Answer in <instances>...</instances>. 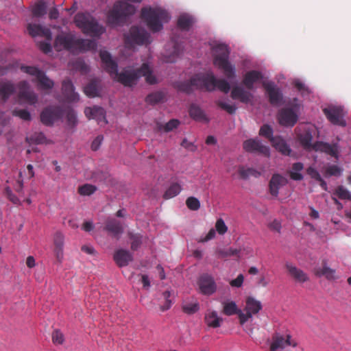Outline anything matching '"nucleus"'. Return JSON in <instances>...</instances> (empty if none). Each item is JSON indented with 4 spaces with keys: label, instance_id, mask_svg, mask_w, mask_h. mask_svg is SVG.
Here are the masks:
<instances>
[{
    "label": "nucleus",
    "instance_id": "obj_1",
    "mask_svg": "<svg viewBox=\"0 0 351 351\" xmlns=\"http://www.w3.org/2000/svg\"><path fill=\"white\" fill-rule=\"evenodd\" d=\"M99 56L103 67L110 75L125 86H132L137 83L140 77H145V80L150 84L156 83V78L152 74V70L146 63L143 64L138 69H124L118 72V64L112 59L110 53L107 51H100Z\"/></svg>",
    "mask_w": 351,
    "mask_h": 351
},
{
    "label": "nucleus",
    "instance_id": "obj_2",
    "mask_svg": "<svg viewBox=\"0 0 351 351\" xmlns=\"http://www.w3.org/2000/svg\"><path fill=\"white\" fill-rule=\"evenodd\" d=\"M95 47V41L90 39H75L70 34H60L56 37L54 41V48L58 51L65 49L73 53L82 52L94 49Z\"/></svg>",
    "mask_w": 351,
    "mask_h": 351
},
{
    "label": "nucleus",
    "instance_id": "obj_3",
    "mask_svg": "<svg viewBox=\"0 0 351 351\" xmlns=\"http://www.w3.org/2000/svg\"><path fill=\"white\" fill-rule=\"evenodd\" d=\"M141 17L153 32H160L163 28V24L170 19V16L166 10L151 7L142 8Z\"/></svg>",
    "mask_w": 351,
    "mask_h": 351
},
{
    "label": "nucleus",
    "instance_id": "obj_4",
    "mask_svg": "<svg viewBox=\"0 0 351 351\" xmlns=\"http://www.w3.org/2000/svg\"><path fill=\"white\" fill-rule=\"evenodd\" d=\"M213 64L223 71L225 76L228 79L235 77V67L229 62L230 51L225 44H217L213 47Z\"/></svg>",
    "mask_w": 351,
    "mask_h": 351
},
{
    "label": "nucleus",
    "instance_id": "obj_5",
    "mask_svg": "<svg viewBox=\"0 0 351 351\" xmlns=\"http://www.w3.org/2000/svg\"><path fill=\"white\" fill-rule=\"evenodd\" d=\"M74 22L84 34L90 36L99 37L105 31L95 19L88 13H77L74 17Z\"/></svg>",
    "mask_w": 351,
    "mask_h": 351
},
{
    "label": "nucleus",
    "instance_id": "obj_6",
    "mask_svg": "<svg viewBox=\"0 0 351 351\" xmlns=\"http://www.w3.org/2000/svg\"><path fill=\"white\" fill-rule=\"evenodd\" d=\"M134 5L124 1H117L107 16L108 23L112 25H119L125 23L128 16L134 14Z\"/></svg>",
    "mask_w": 351,
    "mask_h": 351
},
{
    "label": "nucleus",
    "instance_id": "obj_7",
    "mask_svg": "<svg viewBox=\"0 0 351 351\" xmlns=\"http://www.w3.org/2000/svg\"><path fill=\"white\" fill-rule=\"evenodd\" d=\"M125 44L128 48H132L135 45H143L149 44L150 35L143 28L137 26H132L129 33L124 36Z\"/></svg>",
    "mask_w": 351,
    "mask_h": 351
},
{
    "label": "nucleus",
    "instance_id": "obj_8",
    "mask_svg": "<svg viewBox=\"0 0 351 351\" xmlns=\"http://www.w3.org/2000/svg\"><path fill=\"white\" fill-rule=\"evenodd\" d=\"M297 342L288 334L276 332L272 337L270 351H290L289 348H295Z\"/></svg>",
    "mask_w": 351,
    "mask_h": 351
},
{
    "label": "nucleus",
    "instance_id": "obj_9",
    "mask_svg": "<svg viewBox=\"0 0 351 351\" xmlns=\"http://www.w3.org/2000/svg\"><path fill=\"white\" fill-rule=\"evenodd\" d=\"M174 86L178 90L186 94L191 93L195 89L204 88V74H197L189 80L176 82Z\"/></svg>",
    "mask_w": 351,
    "mask_h": 351
},
{
    "label": "nucleus",
    "instance_id": "obj_10",
    "mask_svg": "<svg viewBox=\"0 0 351 351\" xmlns=\"http://www.w3.org/2000/svg\"><path fill=\"white\" fill-rule=\"evenodd\" d=\"M63 116V109L58 106L45 108L40 113V121L45 125L51 126Z\"/></svg>",
    "mask_w": 351,
    "mask_h": 351
},
{
    "label": "nucleus",
    "instance_id": "obj_11",
    "mask_svg": "<svg viewBox=\"0 0 351 351\" xmlns=\"http://www.w3.org/2000/svg\"><path fill=\"white\" fill-rule=\"evenodd\" d=\"M262 308L260 301L255 300L253 297H247L245 300V313H239V322L244 324L253 315L258 313Z\"/></svg>",
    "mask_w": 351,
    "mask_h": 351
},
{
    "label": "nucleus",
    "instance_id": "obj_12",
    "mask_svg": "<svg viewBox=\"0 0 351 351\" xmlns=\"http://www.w3.org/2000/svg\"><path fill=\"white\" fill-rule=\"evenodd\" d=\"M216 88L224 93H228L230 90V84L226 80H217L213 73L204 74V89L212 91Z\"/></svg>",
    "mask_w": 351,
    "mask_h": 351
},
{
    "label": "nucleus",
    "instance_id": "obj_13",
    "mask_svg": "<svg viewBox=\"0 0 351 351\" xmlns=\"http://www.w3.org/2000/svg\"><path fill=\"white\" fill-rule=\"evenodd\" d=\"M323 112L328 121L334 125L344 127L346 125L343 119V109L341 106H329L325 108Z\"/></svg>",
    "mask_w": 351,
    "mask_h": 351
},
{
    "label": "nucleus",
    "instance_id": "obj_14",
    "mask_svg": "<svg viewBox=\"0 0 351 351\" xmlns=\"http://www.w3.org/2000/svg\"><path fill=\"white\" fill-rule=\"evenodd\" d=\"M199 291L205 295H211L217 291V284L214 278L208 274H203L198 279Z\"/></svg>",
    "mask_w": 351,
    "mask_h": 351
},
{
    "label": "nucleus",
    "instance_id": "obj_15",
    "mask_svg": "<svg viewBox=\"0 0 351 351\" xmlns=\"http://www.w3.org/2000/svg\"><path fill=\"white\" fill-rule=\"evenodd\" d=\"M19 97L22 101L32 105L38 101L37 95L29 90V83L26 81H21L18 84Z\"/></svg>",
    "mask_w": 351,
    "mask_h": 351
},
{
    "label": "nucleus",
    "instance_id": "obj_16",
    "mask_svg": "<svg viewBox=\"0 0 351 351\" xmlns=\"http://www.w3.org/2000/svg\"><path fill=\"white\" fill-rule=\"evenodd\" d=\"M263 86L269 97L270 104L274 106L279 105L282 100V94L275 84L272 82H263Z\"/></svg>",
    "mask_w": 351,
    "mask_h": 351
},
{
    "label": "nucleus",
    "instance_id": "obj_17",
    "mask_svg": "<svg viewBox=\"0 0 351 351\" xmlns=\"http://www.w3.org/2000/svg\"><path fill=\"white\" fill-rule=\"evenodd\" d=\"M243 149L247 152H254L269 156L270 152L269 147L262 144L256 139H248L243 142Z\"/></svg>",
    "mask_w": 351,
    "mask_h": 351
},
{
    "label": "nucleus",
    "instance_id": "obj_18",
    "mask_svg": "<svg viewBox=\"0 0 351 351\" xmlns=\"http://www.w3.org/2000/svg\"><path fill=\"white\" fill-rule=\"evenodd\" d=\"M300 131L298 134L300 144L306 149H313L314 144H312V140L315 131L314 127L306 125L302 127Z\"/></svg>",
    "mask_w": 351,
    "mask_h": 351
},
{
    "label": "nucleus",
    "instance_id": "obj_19",
    "mask_svg": "<svg viewBox=\"0 0 351 351\" xmlns=\"http://www.w3.org/2000/svg\"><path fill=\"white\" fill-rule=\"evenodd\" d=\"M298 115L291 108L282 109L278 116V122L284 126H293L298 121Z\"/></svg>",
    "mask_w": 351,
    "mask_h": 351
},
{
    "label": "nucleus",
    "instance_id": "obj_20",
    "mask_svg": "<svg viewBox=\"0 0 351 351\" xmlns=\"http://www.w3.org/2000/svg\"><path fill=\"white\" fill-rule=\"evenodd\" d=\"M62 94L68 102H75L80 99L79 95L75 91L74 86L69 79H66L62 83Z\"/></svg>",
    "mask_w": 351,
    "mask_h": 351
},
{
    "label": "nucleus",
    "instance_id": "obj_21",
    "mask_svg": "<svg viewBox=\"0 0 351 351\" xmlns=\"http://www.w3.org/2000/svg\"><path fill=\"white\" fill-rule=\"evenodd\" d=\"M53 253L56 260L62 263L64 257V237L60 232H56L53 235Z\"/></svg>",
    "mask_w": 351,
    "mask_h": 351
},
{
    "label": "nucleus",
    "instance_id": "obj_22",
    "mask_svg": "<svg viewBox=\"0 0 351 351\" xmlns=\"http://www.w3.org/2000/svg\"><path fill=\"white\" fill-rule=\"evenodd\" d=\"M27 29L29 34L32 37L42 36L45 38L48 41H51L52 39L51 32L49 28L40 25L29 23L27 25Z\"/></svg>",
    "mask_w": 351,
    "mask_h": 351
},
{
    "label": "nucleus",
    "instance_id": "obj_23",
    "mask_svg": "<svg viewBox=\"0 0 351 351\" xmlns=\"http://www.w3.org/2000/svg\"><path fill=\"white\" fill-rule=\"evenodd\" d=\"M84 114L88 119H95L98 123H100L101 121L107 123L106 120V111L101 107L97 106L93 107H86L84 109Z\"/></svg>",
    "mask_w": 351,
    "mask_h": 351
},
{
    "label": "nucleus",
    "instance_id": "obj_24",
    "mask_svg": "<svg viewBox=\"0 0 351 351\" xmlns=\"http://www.w3.org/2000/svg\"><path fill=\"white\" fill-rule=\"evenodd\" d=\"M287 182V179L280 174H274L269 181V191L271 195L277 197L279 189Z\"/></svg>",
    "mask_w": 351,
    "mask_h": 351
},
{
    "label": "nucleus",
    "instance_id": "obj_25",
    "mask_svg": "<svg viewBox=\"0 0 351 351\" xmlns=\"http://www.w3.org/2000/svg\"><path fill=\"white\" fill-rule=\"evenodd\" d=\"M286 269H287L289 275L299 283H304L309 280L308 275L302 269L296 267L291 263H286Z\"/></svg>",
    "mask_w": 351,
    "mask_h": 351
},
{
    "label": "nucleus",
    "instance_id": "obj_26",
    "mask_svg": "<svg viewBox=\"0 0 351 351\" xmlns=\"http://www.w3.org/2000/svg\"><path fill=\"white\" fill-rule=\"evenodd\" d=\"M113 258L116 264L120 267L127 266L133 259L132 254L128 250L123 249L117 250Z\"/></svg>",
    "mask_w": 351,
    "mask_h": 351
},
{
    "label": "nucleus",
    "instance_id": "obj_27",
    "mask_svg": "<svg viewBox=\"0 0 351 351\" xmlns=\"http://www.w3.org/2000/svg\"><path fill=\"white\" fill-rule=\"evenodd\" d=\"M189 114L190 117L195 121L208 123L210 121L204 111L196 104H191L190 105Z\"/></svg>",
    "mask_w": 351,
    "mask_h": 351
},
{
    "label": "nucleus",
    "instance_id": "obj_28",
    "mask_svg": "<svg viewBox=\"0 0 351 351\" xmlns=\"http://www.w3.org/2000/svg\"><path fill=\"white\" fill-rule=\"evenodd\" d=\"M230 96L233 99H239L244 104L249 103L253 98V95L249 91L245 90L241 86H234L231 91Z\"/></svg>",
    "mask_w": 351,
    "mask_h": 351
},
{
    "label": "nucleus",
    "instance_id": "obj_29",
    "mask_svg": "<svg viewBox=\"0 0 351 351\" xmlns=\"http://www.w3.org/2000/svg\"><path fill=\"white\" fill-rule=\"evenodd\" d=\"M104 230L110 235L118 238L123 232V226L120 221L115 219H108L106 221Z\"/></svg>",
    "mask_w": 351,
    "mask_h": 351
},
{
    "label": "nucleus",
    "instance_id": "obj_30",
    "mask_svg": "<svg viewBox=\"0 0 351 351\" xmlns=\"http://www.w3.org/2000/svg\"><path fill=\"white\" fill-rule=\"evenodd\" d=\"M263 77L261 72L255 70L250 71L245 74L243 84L248 90H252L254 88V84L262 80Z\"/></svg>",
    "mask_w": 351,
    "mask_h": 351
},
{
    "label": "nucleus",
    "instance_id": "obj_31",
    "mask_svg": "<svg viewBox=\"0 0 351 351\" xmlns=\"http://www.w3.org/2000/svg\"><path fill=\"white\" fill-rule=\"evenodd\" d=\"M315 275L317 277L324 276L328 280H332L337 278L335 276V269H331L327 265L326 261L322 262V267L315 269Z\"/></svg>",
    "mask_w": 351,
    "mask_h": 351
},
{
    "label": "nucleus",
    "instance_id": "obj_32",
    "mask_svg": "<svg viewBox=\"0 0 351 351\" xmlns=\"http://www.w3.org/2000/svg\"><path fill=\"white\" fill-rule=\"evenodd\" d=\"M313 149L324 152L331 156L337 158V146L335 144L330 145L328 143L316 142L313 145Z\"/></svg>",
    "mask_w": 351,
    "mask_h": 351
},
{
    "label": "nucleus",
    "instance_id": "obj_33",
    "mask_svg": "<svg viewBox=\"0 0 351 351\" xmlns=\"http://www.w3.org/2000/svg\"><path fill=\"white\" fill-rule=\"evenodd\" d=\"M272 146L280 153L285 156H289L291 149L286 141L280 136H276L271 138Z\"/></svg>",
    "mask_w": 351,
    "mask_h": 351
},
{
    "label": "nucleus",
    "instance_id": "obj_34",
    "mask_svg": "<svg viewBox=\"0 0 351 351\" xmlns=\"http://www.w3.org/2000/svg\"><path fill=\"white\" fill-rule=\"evenodd\" d=\"M204 322L208 327L216 328L221 326L223 319L215 311H209L205 314Z\"/></svg>",
    "mask_w": 351,
    "mask_h": 351
},
{
    "label": "nucleus",
    "instance_id": "obj_35",
    "mask_svg": "<svg viewBox=\"0 0 351 351\" xmlns=\"http://www.w3.org/2000/svg\"><path fill=\"white\" fill-rule=\"evenodd\" d=\"M99 81H90L84 88V92L88 97H95L99 95Z\"/></svg>",
    "mask_w": 351,
    "mask_h": 351
},
{
    "label": "nucleus",
    "instance_id": "obj_36",
    "mask_svg": "<svg viewBox=\"0 0 351 351\" xmlns=\"http://www.w3.org/2000/svg\"><path fill=\"white\" fill-rule=\"evenodd\" d=\"M36 81L38 83V86L42 90H50L54 86L53 80L49 79L43 71L40 75L38 76Z\"/></svg>",
    "mask_w": 351,
    "mask_h": 351
},
{
    "label": "nucleus",
    "instance_id": "obj_37",
    "mask_svg": "<svg viewBox=\"0 0 351 351\" xmlns=\"http://www.w3.org/2000/svg\"><path fill=\"white\" fill-rule=\"evenodd\" d=\"M223 313L226 315L230 316L232 315H238L242 313L241 310L239 309L236 303L233 301L224 302L223 304Z\"/></svg>",
    "mask_w": 351,
    "mask_h": 351
},
{
    "label": "nucleus",
    "instance_id": "obj_38",
    "mask_svg": "<svg viewBox=\"0 0 351 351\" xmlns=\"http://www.w3.org/2000/svg\"><path fill=\"white\" fill-rule=\"evenodd\" d=\"M193 23V19L187 14H181L177 22L178 27L182 30H189Z\"/></svg>",
    "mask_w": 351,
    "mask_h": 351
},
{
    "label": "nucleus",
    "instance_id": "obj_39",
    "mask_svg": "<svg viewBox=\"0 0 351 351\" xmlns=\"http://www.w3.org/2000/svg\"><path fill=\"white\" fill-rule=\"evenodd\" d=\"M64 114L66 116L67 125L71 128H74L77 123L75 111L73 108L67 107L63 110V115Z\"/></svg>",
    "mask_w": 351,
    "mask_h": 351
},
{
    "label": "nucleus",
    "instance_id": "obj_40",
    "mask_svg": "<svg viewBox=\"0 0 351 351\" xmlns=\"http://www.w3.org/2000/svg\"><path fill=\"white\" fill-rule=\"evenodd\" d=\"M304 168L302 162H295L292 165V170L290 172V178L296 181L302 180L303 176L300 173Z\"/></svg>",
    "mask_w": 351,
    "mask_h": 351
},
{
    "label": "nucleus",
    "instance_id": "obj_41",
    "mask_svg": "<svg viewBox=\"0 0 351 351\" xmlns=\"http://www.w3.org/2000/svg\"><path fill=\"white\" fill-rule=\"evenodd\" d=\"M165 98V94L161 91H156L149 94L146 98V103L152 105L156 104L162 101Z\"/></svg>",
    "mask_w": 351,
    "mask_h": 351
},
{
    "label": "nucleus",
    "instance_id": "obj_42",
    "mask_svg": "<svg viewBox=\"0 0 351 351\" xmlns=\"http://www.w3.org/2000/svg\"><path fill=\"white\" fill-rule=\"evenodd\" d=\"M15 90L14 85L11 82H1V101H5Z\"/></svg>",
    "mask_w": 351,
    "mask_h": 351
},
{
    "label": "nucleus",
    "instance_id": "obj_43",
    "mask_svg": "<svg viewBox=\"0 0 351 351\" xmlns=\"http://www.w3.org/2000/svg\"><path fill=\"white\" fill-rule=\"evenodd\" d=\"M26 141L29 143L39 145L45 143L47 139L45 134L43 132H35L33 134L30 135L29 136H27L26 138Z\"/></svg>",
    "mask_w": 351,
    "mask_h": 351
},
{
    "label": "nucleus",
    "instance_id": "obj_44",
    "mask_svg": "<svg viewBox=\"0 0 351 351\" xmlns=\"http://www.w3.org/2000/svg\"><path fill=\"white\" fill-rule=\"evenodd\" d=\"M181 186L178 183L171 184L164 194L165 199H170L178 195L181 191Z\"/></svg>",
    "mask_w": 351,
    "mask_h": 351
},
{
    "label": "nucleus",
    "instance_id": "obj_45",
    "mask_svg": "<svg viewBox=\"0 0 351 351\" xmlns=\"http://www.w3.org/2000/svg\"><path fill=\"white\" fill-rule=\"evenodd\" d=\"M239 173L242 179H247L250 176L258 177L260 173L252 168L245 169L243 167H240L239 169Z\"/></svg>",
    "mask_w": 351,
    "mask_h": 351
},
{
    "label": "nucleus",
    "instance_id": "obj_46",
    "mask_svg": "<svg viewBox=\"0 0 351 351\" xmlns=\"http://www.w3.org/2000/svg\"><path fill=\"white\" fill-rule=\"evenodd\" d=\"M20 69L27 74L36 77V79H37L38 76L40 75L41 73L43 71L39 69L38 67L33 66L21 65L20 66Z\"/></svg>",
    "mask_w": 351,
    "mask_h": 351
},
{
    "label": "nucleus",
    "instance_id": "obj_47",
    "mask_svg": "<svg viewBox=\"0 0 351 351\" xmlns=\"http://www.w3.org/2000/svg\"><path fill=\"white\" fill-rule=\"evenodd\" d=\"M172 45L173 47V51L171 56L169 57L167 62H175V58L178 57L182 52V47L180 44L172 40Z\"/></svg>",
    "mask_w": 351,
    "mask_h": 351
},
{
    "label": "nucleus",
    "instance_id": "obj_48",
    "mask_svg": "<svg viewBox=\"0 0 351 351\" xmlns=\"http://www.w3.org/2000/svg\"><path fill=\"white\" fill-rule=\"evenodd\" d=\"M12 114L14 117H18L23 121H30L32 116L29 112L25 109H14L12 110Z\"/></svg>",
    "mask_w": 351,
    "mask_h": 351
},
{
    "label": "nucleus",
    "instance_id": "obj_49",
    "mask_svg": "<svg viewBox=\"0 0 351 351\" xmlns=\"http://www.w3.org/2000/svg\"><path fill=\"white\" fill-rule=\"evenodd\" d=\"M96 189L97 188L95 186L89 184H85L82 186H79L78 193L81 195L84 196L90 195L95 192Z\"/></svg>",
    "mask_w": 351,
    "mask_h": 351
},
{
    "label": "nucleus",
    "instance_id": "obj_50",
    "mask_svg": "<svg viewBox=\"0 0 351 351\" xmlns=\"http://www.w3.org/2000/svg\"><path fill=\"white\" fill-rule=\"evenodd\" d=\"M46 5L44 2L40 1L36 3L32 9V14L35 16H41L46 13Z\"/></svg>",
    "mask_w": 351,
    "mask_h": 351
},
{
    "label": "nucleus",
    "instance_id": "obj_51",
    "mask_svg": "<svg viewBox=\"0 0 351 351\" xmlns=\"http://www.w3.org/2000/svg\"><path fill=\"white\" fill-rule=\"evenodd\" d=\"M180 122L179 120L173 119L168 121L164 125H161L159 127L160 130H163L166 132H169L172 131L173 130L177 128L180 125Z\"/></svg>",
    "mask_w": 351,
    "mask_h": 351
},
{
    "label": "nucleus",
    "instance_id": "obj_52",
    "mask_svg": "<svg viewBox=\"0 0 351 351\" xmlns=\"http://www.w3.org/2000/svg\"><path fill=\"white\" fill-rule=\"evenodd\" d=\"M259 134L262 136H264L269 140L271 142V138H274L273 136V130L269 125H263L259 131Z\"/></svg>",
    "mask_w": 351,
    "mask_h": 351
},
{
    "label": "nucleus",
    "instance_id": "obj_53",
    "mask_svg": "<svg viewBox=\"0 0 351 351\" xmlns=\"http://www.w3.org/2000/svg\"><path fill=\"white\" fill-rule=\"evenodd\" d=\"M341 169L337 165H332L326 168L324 171L325 176H339L341 173Z\"/></svg>",
    "mask_w": 351,
    "mask_h": 351
},
{
    "label": "nucleus",
    "instance_id": "obj_54",
    "mask_svg": "<svg viewBox=\"0 0 351 351\" xmlns=\"http://www.w3.org/2000/svg\"><path fill=\"white\" fill-rule=\"evenodd\" d=\"M186 204L189 209L197 210L200 208V202L196 197H189L186 200Z\"/></svg>",
    "mask_w": 351,
    "mask_h": 351
},
{
    "label": "nucleus",
    "instance_id": "obj_55",
    "mask_svg": "<svg viewBox=\"0 0 351 351\" xmlns=\"http://www.w3.org/2000/svg\"><path fill=\"white\" fill-rule=\"evenodd\" d=\"M199 308V304L197 302L187 303L183 305L182 310L185 313L191 315L197 311Z\"/></svg>",
    "mask_w": 351,
    "mask_h": 351
},
{
    "label": "nucleus",
    "instance_id": "obj_56",
    "mask_svg": "<svg viewBox=\"0 0 351 351\" xmlns=\"http://www.w3.org/2000/svg\"><path fill=\"white\" fill-rule=\"evenodd\" d=\"M130 239L131 240V249L136 250L142 243V237L140 234H131Z\"/></svg>",
    "mask_w": 351,
    "mask_h": 351
},
{
    "label": "nucleus",
    "instance_id": "obj_57",
    "mask_svg": "<svg viewBox=\"0 0 351 351\" xmlns=\"http://www.w3.org/2000/svg\"><path fill=\"white\" fill-rule=\"evenodd\" d=\"M335 193L341 199H351L350 192L342 186L337 187Z\"/></svg>",
    "mask_w": 351,
    "mask_h": 351
},
{
    "label": "nucleus",
    "instance_id": "obj_58",
    "mask_svg": "<svg viewBox=\"0 0 351 351\" xmlns=\"http://www.w3.org/2000/svg\"><path fill=\"white\" fill-rule=\"evenodd\" d=\"M217 105L221 109L226 110L228 113L232 114L235 113L237 108L233 105H230L221 101H216Z\"/></svg>",
    "mask_w": 351,
    "mask_h": 351
},
{
    "label": "nucleus",
    "instance_id": "obj_59",
    "mask_svg": "<svg viewBox=\"0 0 351 351\" xmlns=\"http://www.w3.org/2000/svg\"><path fill=\"white\" fill-rule=\"evenodd\" d=\"M215 228L217 232L221 235L224 234L228 230V227L222 219H219L217 220L215 223Z\"/></svg>",
    "mask_w": 351,
    "mask_h": 351
},
{
    "label": "nucleus",
    "instance_id": "obj_60",
    "mask_svg": "<svg viewBox=\"0 0 351 351\" xmlns=\"http://www.w3.org/2000/svg\"><path fill=\"white\" fill-rule=\"evenodd\" d=\"M4 193L8 199L13 204H16L19 202V198L12 193L10 186H8L5 188Z\"/></svg>",
    "mask_w": 351,
    "mask_h": 351
},
{
    "label": "nucleus",
    "instance_id": "obj_61",
    "mask_svg": "<svg viewBox=\"0 0 351 351\" xmlns=\"http://www.w3.org/2000/svg\"><path fill=\"white\" fill-rule=\"evenodd\" d=\"M162 295L164 299H165V303L164 305L160 306V309L162 311H165L171 307L172 302L169 299L171 295V293L169 291H165Z\"/></svg>",
    "mask_w": 351,
    "mask_h": 351
},
{
    "label": "nucleus",
    "instance_id": "obj_62",
    "mask_svg": "<svg viewBox=\"0 0 351 351\" xmlns=\"http://www.w3.org/2000/svg\"><path fill=\"white\" fill-rule=\"evenodd\" d=\"M52 340L54 343L62 344L64 341V335L58 330H56L52 333Z\"/></svg>",
    "mask_w": 351,
    "mask_h": 351
},
{
    "label": "nucleus",
    "instance_id": "obj_63",
    "mask_svg": "<svg viewBox=\"0 0 351 351\" xmlns=\"http://www.w3.org/2000/svg\"><path fill=\"white\" fill-rule=\"evenodd\" d=\"M216 256L219 258H226L231 257L230 248L218 249L216 251Z\"/></svg>",
    "mask_w": 351,
    "mask_h": 351
},
{
    "label": "nucleus",
    "instance_id": "obj_64",
    "mask_svg": "<svg viewBox=\"0 0 351 351\" xmlns=\"http://www.w3.org/2000/svg\"><path fill=\"white\" fill-rule=\"evenodd\" d=\"M243 281H244L243 275L239 274L235 279L232 280L230 282V285L232 287L239 288L243 285Z\"/></svg>",
    "mask_w": 351,
    "mask_h": 351
}]
</instances>
